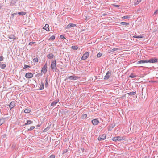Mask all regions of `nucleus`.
Here are the masks:
<instances>
[{"label": "nucleus", "instance_id": "obj_1", "mask_svg": "<svg viewBox=\"0 0 158 158\" xmlns=\"http://www.w3.org/2000/svg\"><path fill=\"white\" fill-rule=\"evenodd\" d=\"M51 68L53 71L56 72L57 70V68L56 66V61L54 60L51 62Z\"/></svg>", "mask_w": 158, "mask_h": 158}, {"label": "nucleus", "instance_id": "obj_2", "mask_svg": "<svg viewBox=\"0 0 158 158\" xmlns=\"http://www.w3.org/2000/svg\"><path fill=\"white\" fill-rule=\"evenodd\" d=\"M125 139V137L123 136H117L114 137L112 138V140L115 141H120L124 140Z\"/></svg>", "mask_w": 158, "mask_h": 158}, {"label": "nucleus", "instance_id": "obj_3", "mask_svg": "<svg viewBox=\"0 0 158 158\" xmlns=\"http://www.w3.org/2000/svg\"><path fill=\"white\" fill-rule=\"evenodd\" d=\"M106 138V135L104 134L100 135L98 138V140L102 141L104 140Z\"/></svg>", "mask_w": 158, "mask_h": 158}, {"label": "nucleus", "instance_id": "obj_4", "mask_svg": "<svg viewBox=\"0 0 158 158\" xmlns=\"http://www.w3.org/2000/svg\"><path fill=\"white\" fill-rule=\"evenodd\" d=\"M158 59L157 58H152L149 59L148 60H147L148 63H154L157 62L158 61Z\"/></svg>", "mask_w": 158, "mask_h": 158}, {"label": "nucleus", "instance_id": "obj_5", "mask_svg": "<svg viewBox=\"0 0 158 158\" xmlns=\"http://www.w3.org/2000/svg\"><path fill=\"white\" fill-rule=\"evenodd\" d=\"M89 53L88 52H86L84 53L81 57L82 60H86L89 56Z\"/></svg>", "mask_w": 158, "mask_h": 158}, {"label": "nucleus", "instance_id": "obj_6", "mask_svg": "<svg viewBox=\"0 0 158 158\" xmlns=\"http://www.w3.org/2000/svg\"><path fill=\"white\" fill-rule=\"evenodd\" d=\"M33 75L31 73H27L25 74V77L27 78H30L33 77Z\"/></svg>", "mask_w": 158, "mask_h": 158}, {"label": "nucleus", "instance_id": "obj_7", "mask_svg": "<svg viewBox=\"0 0 158 158\" xmlns=\"http://www.w3.org/2000/svg\"><path fill=\"white\" fill-rule=\"evenodd\" d=\"M111 75V73L109 71H108L105 76L104 79H108Z\"/></svg>", "mask_w": 158, "mask_h": 158}, {"label": "nucleus", "instance_id": "obj_8", "mask_svg": "<svg viewBox=\"0 0 158 158\" xmlns=\"http://www.w3.org/2000/svg\"><path fill=\"white\" fill-rule=\"evenodd\" d=\"M92 124L94 125H97L99 123V122L97 119H94L92 120Z\"/></svg>", "mask_w": 158, "mask_h": 158}, {"label": "nucleus", "instance_id": "obj_9", "mask_svg": "<svg viewBox=\"0 0 158 158\" xmlns=\"http://www.w3.org/2000/svg\"><path fill=\"white\" fill-rule=\"evenodd\" d=\"M46 68H47V64L46 63V64H45L44 65V66L42 68V69L41 70V72H43V73H45L47 71Z\"/></svg>", "mask_w": 158, "mask_h": 158}, {"label": "nucleus", "instance_id": "obj_10", "mask_svg": "<svg viewBox=\"0 0 158 158\" xmlns=\"http://www.w3.org/2000/svg\"><path fill=\"white\" fill-rule=\"evenodd\" d=\"M76 26V24L72 23H70L66 27V28L69 29L71 27H75Z\"/></svg>", "mask_w": 158, "mask_h": 158}, {"label": "nucleus", "instance_id": "obj_11", "mask_svg": "<svg viewBox=\"0 0 158 158\" xmlns=\"http://www.w3.org/2000/svg\"><path fill=\"white\" fill-rule=\"evenodd\" d=\"M148 63L147 60H141L137 62V64H139L141 63Z\"/></svg>", "mask_w": 158, "mask_h": 158}, {"label": "nucleus", "instance_id": "obj_12", "mask_svg": "<svg viewBox=\"0 0 158 158\" xmlns=\"http://www.w3.org/2000/svg\"><path fill=\"white\" fill-rule=\"evenodd\" d=\"M15 105V103L14 102H12L9 105V107L10 109L13 108Z\"/></svg>", "mask_w": 158, "mask_h": 158}, {"label": "nucleus", "instance_id": "obj_13", "mask_svg": "<svg viewBox=\"0 0 158 158\" xmlns=\"http://www.w3.org/2000/svg\"><path fill=\"white\" fill-rule=\"evenodd\" d=\"M68 78L70 80H76L77 79V77L74 76H71L69 77Z\"/></svg>", "mask_w": 158, "mask_h": 158}, {"label": "nucleus", "instance_id": "obj_14", "mask_svg": "<svg viewBox=\"0 0 158 158\" xmlns=\"http://www.w3.org/2000/svg\"><path fill=\"white\" fill-rule=\"evenodd\" d=\"M49 25L48 24H46L45 26L43 28V29L46 30L47 31H49V29L48 28Z\"/></svg>", "mask_w": 158, "mask_h": 158}, {"label": "nucleus", "instance_id": "obj_15", "mask_svg": "<svg viewBox=\"0 0 158 158\" xmlns=\"http://www.w3.org/2000/svg\"><path fill=\"white\" fill-rule=\"evenodd\" d=\"M5 122V118H2L0 119V126L1 125Z\"/></svg>", "mask_w": 158, "mask_h": 158}, {"label": "nucleus", "instance_id": "obj_16", "mask_svg": "<svg viewBox=\"0 0 158 158\" xmlns=\"http://www.w3.org/2000/svg\"><path fill=\"white\" fill-rule=\"evenodd\" d=\"M41 85H40V90H42L44 88V83L42 82H41Z\"/></svg>", "mask_w": 158, "mask_h": 158}, {"label": "nucleus", "instance_id": "obj_17", "mask_svg": "<svg viewBox=\"0 0 158 158\" xmlns=\"http://www.w3.org/2000/svg\"><path fill=\"white\" fill-rule=\"evenodd\" d=\"M54 56V55L52 53H50L49 54H48L47 55V57L49 59H51L53 58Z\"/></svg>", "mask_w": 158, "mask_h": 158}, {"label": "nucleus", "instance_id": "obj_18", "mask_svg": "<svg viewBox=\"0 0 158 158\" xmlns=\"http://www.w3.org/2000/svg\"><path fill=\"white\" fill-rule=\"evenodd\" d=\"M71 48L73 50H76L78 48V47L76 46H73L71 47Z\"/></svg>", "mask_w": 158, "mask_h": 158}, {"label": "nucleus", "instance_id": "obj_19", "mask_svg": "<svg viewBox=\"0 0 158 158\" xmlns=\"http://www.w3.org/2000/svg\"><path fill=\"white\" fill-rule=\"evenodd\" d=\"M137 77V76L134 73H131L129 76V77L131 78H135Z\"/></svg>", "mask_w": 158, "mask_h": 158}, {"label": "nucleus", "instance_id": "obj_20", "mask_svg": "<svg viewBox=\"0 0 158 158\" xmlns=\"http://www.w3.org/2000/svg\"><path fill=\"white\" fill-rule=\"evenodd\" d=\"M129 95H135L136 94V92H131L127 94Z\"/></svg>", "mask_w": 158, "mask_h": 158}, {"label": "nucleus", "instance_id": "obj_21", "mask_svg": "<svg viewBox=\"0 0 158 158\" xmlns=\"http://www.w3.org/2000/svg\"><path fill=\"white\" fill-rule=\"evenodd\" d=\"M133 37L134 38H137V39H139V38H143V36L142 35H140V36H136V35H135V36H133Z\"/></svg>", "mask_w": 158, "mask_h": 158}, {"label": "nucleus", "instance_id": "obj_22", "mask_svg": "<svg viewBox=\"0 0 158 158\" xmlns=\"http://www.w3.org/2000/svg\"><path fill=\"white\" fill-rule=\"evenodd\" d=\"M16 2V1L15 0H12L11 2L10 5H15Z\"/></svg>", "mask_w": 158, "mask_h": 158}, {"label": "nucleus", "instance_id": "obj_23", "mask_svg": "<svg viewBox=\"0 0 158 158\" xmlns=\"http://www.w3.org/2000/svg\"><path fill=\"white\" fill-rule=\"evenodd\" d=\"M31 111V110L29 109H26L24 110V112L25 113H28L30 112Z\"/></svg>", "mask_w": 158, "mask_h": 158}, {"label": "nucleus", "instance_id": "obj_24", "mask_svg": "<svg viewBox=\"0 0 158 158\" xmlns=\"http://www.w3.org/2000/svg\"><path fill=\"white\" fill-rule=\"evenodd\" d=\"M18 14L22 15H24L26 14V12H21L18 13Z\"/></svg>", "mask_w": 158, "mask_h": 158}, {"label": "nucleus", "instance_id": "obj_25", "mask_svg": "<svg viewBox=\"0 0 158 158\" xmlns=\"http://www.w3.org/2000/svg\"><path fill=\"white\" fill-rule=\"evenodd\" d=\"M32 123V121L31 120H27V123H25V125H29L30 124Z\"/></svg>", "mask_w": 158, "mask_h": 158}, {"label": "nucleus", "instance_id": "obj_26", "mask_svg": "<svg viewBox=\"0 0 158 158\" xmlns=\"http://www.w3.org/2000/svg\"><path fill=\"white\" fill-rule=\"evenodd\" d=\"M57 102L58 101H57L53 102L51 103V106L55 105L57 103Z\"/></svg>", "mask_w": 158, "mask_h": 158}, {"label": "nucleus", "instance_id": "obj_27", "mask_svg": "<svg viewBox=\"0 0 158 158\" xmlns=\"http://www.w3.org/2000/svg\"><path fill=\"white\" fill-rule=\"evenodd\" d=\"M121 24L123 25H129V23L125 22H122L121 23Z\"/></svg>", "mask_w": 158, "mask_h": 158}, {"label": "nucleus", "instance_id": "obj_28", "mask_svg": "<svg viewBox=\"0 0 158 158\" xmlns=\"http://www.w3.org/2000/svg\"><path fill=\"white\" fill-rule=\"evenodd\" d=\"M6 66V65L5 64H2L0 65V67L2 69H4Z\"/></svg>", "mask_w": 158, "mask_h": 158}, {"label": "nucleus", "instance_id": "obj_29", "mask_svg": "<svg viewBox=\"0 0 158 158\" xmlns=\"http://www.w3.org/2000/svg\"><path fill=\"white\" fill-rule=\"evenodd\" d=\"M35 128V127L34 126H32L30 127L29 129H28V131H31L33 129H34Z\"/></svg>", "mask_w": 158, "mask_h": 158}, {"label": "nucleus", "instance_id": "obj_30", "mask_svg": "<svg viewBox=\"0 0 158 158\" xmlns=\"http://www.w3.org/2000/svg\"><path fill=\"white\" fill-rule=\"evenodd\" d=\"M87 117V115L86 114H84L82 115V118L83 119H85Z\"/></svg>", "mask_w": 158, "mask_h": 158}, {"label": "nucleus", "instance_id": "obj_31", "mask_svg": "<svg viewBox=\"0 0 158 158\" xmlns=\"http://www.w3.org/2000/svg\"><path fill=\"white\" fill-rule=\"evenodd\" d=\"M33 61L34 62H38V59L37 58H35L33 59Z\"/></svg>", "mask_w": 158, "mask_h": 158}, {"label": "nucleus", "instance_id": "obj_32", "mask_svg": "<svg viewBox=\"0 0 158 158\" xmlns=\"http://www.w3.org/2000/svg\"><path fill=\"white\" fill-rule=\"evenodd\" d=\"M50 129V127H49V126H48L46 128H45L44 130V132H46V131H48V130H49Z\"/></svg>", "mask_w": 158, "mask_h": 158}, {"label": "nucleus", "instance_id": "obj_33", "mask_svg": "<svg viewBox=\"0 0 158 158\" xmlns=\"http://www.w3.org/2000/svg\"><path fill=\"white\" fill-rule=\"evenodd\" d=\"M118 50V48H114L111 50V52H114L117 51Z\"/></svg>", "mask_w": 158, "mask_h": 158}, {"label": "nucleus", "instance_id": "obj_34", "mask_svg": "<svg viewBox=\"0 0 158 158\" xmlns=\"http://www.w3.org/2000/svg\"><path fill=\"white\" fill-rule=\"evenodd\" d=\"M55 39V37L54 35L51 36L49 40H54Z\"/></svg>", "mask_w": 158, "mask_h": 158}, {"label": "nucleus", "instance_id": "obj_35", "mask_svg": "<svg viewBox=\"0 0 158 158\" xmlns=\"http://www.w3.org/2000/svg\"><path fill=\"white\" fill-rule=\"evenodd\" d=\"M6 134H4L2 136V139L5 138H6Z\"/></svg>", "mask_w": 158, "mask_h": 158}, {"label": "nucleus", "instance_id": "obj_36", "mask_svg": "<svg viewBox=\"0 0 158 158\" xmlns=\"http://www.w3.org/2000/svg\"><path fill=\"white\" fill-rule=\"evenodd\" d=\"M102 55V54L100 53H98L97 54V56L98 57H100Z\"/></svg>", "mask_w": 158, "mask_h": 158}, {"label": "nucleus", "instance_id": "obj_37", "mask_svg": "<svg viewBox=\"0 0 158 158\" xmlns=\"http://www.w3.org/2000/svg\"><path fill=\"white\" fill-rule=\"evenodd\" d=\"M45 85L46 87H47V86L48 85V82H47V79H45Z\"/></svg>", "mask_w": 158, "mask_h": 158}, {"label": "nucleus", "instance_id": "obj_38", "mask_svg": "<svg viewBox=\"0 0 158 158\" xmlns=\"http://www.w3.org/2000/svg\"><path fill=\"white\" fill-rule=\"evenodd\" d=\"M60 38L61 39H66V38L64 37L63 35H61L60 36Z\"/></svg>", "mask_w": 158, "mask_h": 158}, {"label": "nucleus", "instance_id": "obj_39", "mask_svg": "<svg viewBox=\"0 0 158 158\" xmlns=\"http://www.w3.org/2000/svg\"><path fill=\"white\" fill-rule=\"evenodd\" d=\"M129 18V17L128 16H124L123 17H122V18L124 19H127Z\"/></svg>", "mask_w": 158, "mask_h": 158}, {"label": "nucleus", "instance_id": "obj_40", "mask_svg": "<svg viewBox=\"0 0 158 158\" xmlns=\"http://www.w3.org/2000/svg\"><path fill=\"white\" fill-rule=\"evenodd\" d=\"M112 5L113 6H115V7H118L120 6L119 5H115V4H112Z\"/></svg>", "mask_w": 158, "mask_h": 158}, {"label": "nucleus", "instance_id": "obj_41", "mask_svg": "<svg viewBox=\"0 0 158 158\" xmlns=\"http://www.w3.org/2000/svg\"><path fill=\"white\" fill-rule=\"evenodd\" d=\"M30 66H28V65H24V67H23V68L24 69H26V68H27L28 67H30Z\"/></svg>", "mask_w": 158, "mask_h": 158}, {"label": "nucleus", "instance_id": "obj_42", "mask_svg": "<svg viewBox=\"0 0 158 158\" xmlns=\"http://www.w3.org/2000/svg\"><path fill=\"white\" fill-rule=\"evenodd\" d=\"M3 57L2 56H1L0 57V61L3 60Z\"/></svg>", "mask_w": 158, "mask_h": 158}, {"label": "nucleus", "instance_id": "obj_43", "mask_svg": "<svg viewBox=\"0 0 158 158\" xmlns=\"http://www.w3.org/2000/svg\"><path fill=\"white\" fill-rule=\"evenodd\" d=\"M158 12V9L157 10L154 12V14H156Z\"/></svg>", "mask_w": 158, "mask_h": 158}, {"label": "nucleus", "instance_id": "obj_44", "mask_svg": "<svg viewBox=\"0 0 158 158\" xmlns=\"http://www.w3.org/2000/svg\"><path fill=\"white\" fill-rule=\"evenodd\" d=\"M34 43H35L34 42H30L29 43V44L30 45H31Z\"/></svg>", "mask_w": 158, "mask_h": 158}, {"label": "nucleus", "instance_id": "obj_45", "mask_svg": "<svg viewBox=\"0 0 158 158\" xmlns=\"http://www.w3.org/2000/svg\"><path fill=\"white\" fill-rule=\"evenodd\" d=\"M17 14L16 13H13V14H12L11 15L12 16H14V15H16Z\"/></svg>", "mask_w": 158, "mask_h": 158}, {"label": "nucleus", "instance_id": "obj_46", "mask_svg": "<svg viewBox=\"0 0 158 158\" xmlns=\"http://www.w3.org/2000/svg\"><path fill=\"white\" fill-rule=\"evenodd\" d=\"M51 157H52V158H54L55 157L54 155H51Z\"/></svg>", "mask_w": 158, "mask_h": 158}, {"label": "nucleus", "instance_id": "obj_47", "mask_svg": "<svg viewBox=\"0 0 158 158\" xmlns=\"http://www.w3.org/2000/svg\"><path fill=\"white\" fill-rule=\"evenodd\" d=\"M67 151V150H65L64 151L63 153H65Z\"/></svg>", "mask_w": 158, "mask_h": 158}, {"label": "nucleus", "instance_id": "obj_48", "mask_svg": "<svg viewBox=\"0 0 158 158\" xmlns=\"http://www.w3.org/2000/svg\"><path fill=\"white\" fill-rule=\"evenodd\" d=\"M2 6H1L0 5V9H1V7H2Z\"/></svg>", "mask_w": 158, "mask_h": 158}, {"label": "nucleus", "instance_id": "obj_49", "mask_svg": "<svg viewBox=\"0 0 158 158\" xmlns=\"http://www.w3.org/2000/svg\"><path fill=\"white\" fill-rule=\"evenodd\" d=\"M9 38H10V39H12V38H11V37H10Z\"/></svg>", "mask_w": 158, "mask_h": 158}]
</instances>
